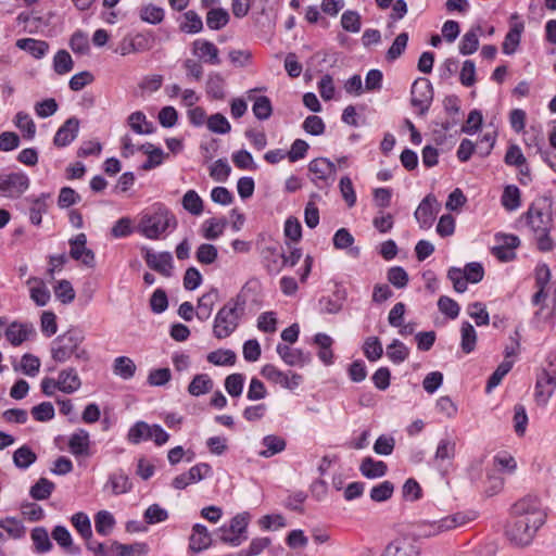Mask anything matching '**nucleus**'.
<instances>
[{
  "mask_svg": "<svg viewBox=\"0 0 556 556\" xmlns=\"http://www.w3.org/2000/svg\"><path fill=\"white\" fill-rule=\"evenodd\" d=\"M178 227L174 212L162 202L153 203L141 213L136 226V232L149 240L165 239Z\"/></svg>",
  "mask_w": 556,
  "mask_h": 556,
  "instance_id": "f257e3e1",
  "label": "nucleus"
},
{
  "mask_svg": "<svg viewBox=\"0 0 556 556\" xmlns=\"http://www.w3.org/2000/svg\"><path fill=\"white\" fill-rule=\"evenodd\" d=\"M460 348L465 354H470L476 349L477 332L469 321H463L460 328Z\"/></svg>",
  "mask_w": 556,
  "mask_h": 556,
  "instance_id": "37998d69",
  "label": "nucleus"
},
{
  "mask_svg": "<svg viewBox=\"0 0 556 556\" xmlns=\"http://www.w3.org/2000/svg\"><path fill=\"white\" fill-rule=\"evenodd\" d=\"M90 445V435L85 429H78L68 439V450L75 457H89Z\"/></svg>",
  "mask_w": 556,
  "mask_h": 556,
  "instance_id": "6ab92c4d",
  "label": "nucleus"
},
{
  "mask_svg": "<svg viewBox=\"0 0 556 556\" xmlns=\"http://www.w3.org/2000/svg\"><path fill=\"white\" fill-rule=\"evenodd\" d=\"M261 443L265 448L260 451L258 455L264 458H270L283 452L287 447V441L282 437L276 434L265 435Z\"/></svg>",
  "mask_w": 556,
  "mask_h": 556,
  "instance_id": "cd10ccee",
  "label": "nucleus"
},
{
  "mask_svg": "<svg viewBox=\"0 0 556 556\" xmlns=\"http://www.w3.org/2000/svg\"><path fill=\"white\" fill-rule=\"evenodd\" d=\"M71 522L85 541L92 538L91 521L86 513L74 514L71 517Z\"/></svg>",
  "mask_w": 556,
  "mask_h": 556,
  "instance_id": "8fccbe9b",
  "label": "nucleus"
},
{
  "mask_svg": "<svg viewBox=\"0 0 556 556\" xmlns=\"http://www.w3.org/2000/svg\"><path fill=\"white\" fill-rule=\"evenodd\" d=\"M150 425L146 421L139 420L135 422L127 433V441L134 445L140 444L142 441L150 440Z\"/></svg>",
  "mask_w": 556,
  "mask_h": 556,
  "instance_id": "79ce46f5",
  "label": "nucleus"
},
{
  "mask_svg": "<svg viewBox=\"0 0 556 556\" xmlns=\"http://www.w3.org/2000/svg\"><path fill=\"white\" fill-rule=\"evenodd\" d=\"M514 361L504 359L489 377L485 386V392L490 393L503 380V378L511 370Z\"/></svg>",
  "mask_w": 556,
  "mask_h": 556,
  "instance_id": "09e8293b",
  "label": "nucleus"
},
{
  "mask_svg": "<svg viewBox=\"0 0 556 556\" xmlns=\"http://www.w3.org/2000/svg\"><path fill=\"white\" fill-rule=\"evenodd\" d=\"M252 112L254 116L260 121L268 119L273 114V105L270 99L266 96L256 97L252 105Z\"/></svg>",
  "mask_w": 556,
  "mask_h": 556,
  "instance_id": "5fc2aeb1",
  "label": "nucleus"
},
{
  "mask_svg": "<svg viewBox=\"0 0 556 556\" xmlns=\"http://www.w3.org/2000/svg\"><path fill=\"white\" fill-rule=\"evenodd\" d=\"M495 240L498 244L492 248L491 253L498 261L510 262L517 257L515 250L520 245L518 236L511 233H496Z\"/></svg>",
  "mask_w": 556,
  "mask_h": 556,
  "instance_id": "9b49d317",
  "label": "nucleus"
},
{
  "mask_svg": "<svg viewBox=\"0 0 556 556\" xmlns=\"http://www.w3.org/2000/svg\"><path fill=\"white\" fill-rule=\"evenodd\" d=\"M165 16L164 10L161 7L152 3L147 4L140 10V18L149 24L156 25L163 22Z\"/></svg>",
  "mask_w": 556,
  "mask_h": 556,
  "instance_id": "bf43d9fd",
  "label": "nucleus"
},
{
  "mask_svg": "<svg viewBox=\"0 0 556 556\" xmlns=\"http://www.w3.org/2000/svg\"><path fill=\"white\" fill-rule=\"evenodd\" d=\"M527 226L535 233L540 231L551 230L552 228V215L544 212V206H540L539 203H531L527 212L522 214Z\"/></svg>",
  "mask_w": 556,
  "mask_h": 556,
  "instance_id": "f8f14e48",
  "label": "nucleus"
},
{
  "mask_svg": "<svg viewBox=\"0 0 556 556\" xmlns=\"http://www.w3.org/2000/svg\"><path fill=\"white\" fill-rule=\"evenodd\" d=\"M514 519L506 527L507 539L517 546L529 545L540 528H534L533 522L529 519L518 517H514Z\"/></svg>",
  "mask_w": 556,
  "mask_h": 556,
  "instance_id": "0eeeda50",
  "label": "nucleus"
},
{
  "mask_svg": "<svg viewBox=\"0 0 556 556\" xmlns=\"http://www.w3.org/2000/svg\"><path fill=\"white\" fill-rule=\"evenodd\" d=\"M115 518L108 510H100L94 515V527L98 534L109 535L115 527Z\"/></svg>",
  "mask_w": 556,
  "mask_h": 556,
  "instance_id": "a19ab883",
  "label": "nucleus"
},
{
  "mask_svg": "<svg viewBox=\"0 0 556 556\" xmlns=\"http://www.w3.org/2000/svg\"><path fill=\"white\" fill-rule=\"evenodd\" d=\"M37 460V454L30 446L24 444L13 453V463L16 468L26 470Z\"/></svg>",
  "mask_w": 556,
  "mask_h": 556,
  "instance_id": "72a5a7b5",
  "label": "nucleus"
},
{
  "mask_svg": "<svg viewBox=\"0 0 556 556\" xmlns=\"http://www.w3.org/2000/svg\"><path fill=\"white\" fill-rule=\"evenodd\" d=\"M225 80L219 73H211L208 75L206 81V93L210 98L214 100H224L225 90H224Z\"/></svg>",
  "mask_w": 556,
  "mask_h": 556,
  "instance_id": "de8ad7c7",
  "label": "nucleus"
},
{
  "mask_svg": "<svg viewBox=\"0 0 556 556\" xmlns=\"http://www.w3.org/2000/svg\"><path fill=\"white\" fill-rule=\"evenodd\" d=\"M482 124V112L478 109H473L469 112L465 124L462 126L460 131L467 135H473L481 129Z\"/></svg>",
  "mask_w": 556,
  "mask_h": 556,
  "instance_id": "680f3d73",
  "label": "nucleus"
},
{
  "mask_svg": "<svg viewBox=\"0 0 556 556\" xmlns=\"http://www.w3.org/2000/svg\"><path fill=\"white\" fill-rule=\"evenodd\" d=\"M37 332L33 324L30 323H11L5 329L4 336L7 340L13 345L18 346L24 341L36 337Z\"/></svg>",
  "mask_w": 556,
  "mask_h": 556,
  "instance_id": "dca6fc26",
  "label": "nucleus"
},
{
  "mask_svg": "<svg viewBox=\"0 0 556 556\" xmlns=\"http://www.w3.org/2000/svg\"><path fill=\"white\" fill-rule=\"evenodd\" d=\"M84 341V331L77 327H71L51 342L52 359L56 363H65L72 356H75L77 361L89 362V352L85 348H80Z\"/></svg>",
  "mask_w": 556,
  "mask_h": 556,
  "instance_id": "f03ea898",
  "label": "nucleus"
},
{
  "mask_svg": "<svg viewBox=\"0 0 556 556\" xmlns=\"http://www.w3.org/2000/svg\"><path fill=\"white\" fill-rule=\"evenodd\" d=\"M520 197L521 193L519 188L515 185H508L503 190L501 203L506 211L513 212L521 205Z\"/></svg>",
  "mask_w": 556,
  "mask_h": 556,
  "instance_id": "4c0bfd02",
  "label": "nucleus"
},
{
  "mask_svg": "<svg viewBox=\"0 0 556 556\" xmlns=\"http://www.w3.org/2000/svg\"><path fill=\"white\" fill-rule=\"evenodd\" d=\"M15 125L23 132L24 138L33 139L35 137L36 125L27 113L18 112L15 115Z\"/></svg>",
  "mask_w": 556,
  "mask_h": 556,
  "instance_id": "0e129e2a",
  "label": "nucleus"
},
{
  "mask_svg": "<svg viewBox=\"0 0 556 556\" xmlns=\"http://www.w3.org/2000/svg\"><path fill=\"white\" fill-rule=\"evenodd\" d=\"M34 552L37 554L48 553L52 549L53 544L49 538V533L45 527H36L30 532Z\"/></svg>",
  "mask_w": 556,
  "mask_h": 556,
  "instance_id": "2f4dec72",
  "label": "nucleus"
},
{
  "mask_svg": "<svg viewBox=\"0 0 556 556\" xmlns=\"http://www.w3.org/2000/svg\"><path fill=\"white\" fill-rule=\"evenodd\" d=\"M408 39H409L408 33L403 31V33L399 34L395 37L391 47L388 49V51L386 53V60L388 62H393V61L397 60L404 53V51L407 47Z\"/></svg>",
  "mask_w": 556,
  "mask_h": 556,
  "instance_id": "603ef678",
  "label": "nucleus"
},
{
  "mask_svg": "<svg viewBox=\"0 0 556 556\" xmlns=\"http://www.w3.org/2000/svg\"><path fill=\"white\" fill-rule=\"evenodd\" d=\"M469 519L462 513H457L451 516H446L438 521L430 522L432 529L429 534H438L443 531L455 529L459 526L465 525Z\"/></svg>",
  "mask_w": 556,
  "mask_h": 556,
  "instance_id": "a878e982",
  "label": "nucleus"
},
{
  "mask_svg": "<svg viewBox=\"0 0 556 556\" xmlns=\"http://www.w3.org/2000/svg\"><path fill=\"white\" fill-rule=\"evenodd\" d=\"M218 257V250L211 243H202L198 247L195 258L200 264L211 265Z\"/></svg>",
  "mask_w": 556,
  "mask_h": 556,
  "instance_id": "052dcab7",
  "label": "nucleus"
},
{
  "mask_svg": "<svg viewBox=\"0 0 556 556\" xmlns=\"http://www.w3.org/2000/svg\"><path fill=\"white\" fill-rule=\"evenodd\" d=\"M250 514L244 511L237 514L229 521V526L224 525L218 529L219 540L230 546L237 547L248 540V526Z\"/></svg>",
  "mask_w": 556,
  "mask_h": 556,
  "instance_id": "7ed1b4c3",
  "label": "nucleus"
},
{
  "mask_svg": "<svg viewBox=\"0 0 556 556\" xmlns=\"http://www.w3.org/2000/svg\"><path fill=\"white\" fill-rule=\"evenodd\" d=\"M51 536L67 554L73 556L81 554V548L74 544L72 534L66 527L61 525L55 526L52 529Z\"/></svg>",
  "mask_w": 556,
  "mask_h": 556,
  "instance_id": "4be33fe9",
  "label": "nucleus"
},
{
  "mask_svg": "<svg viewBox=\"0 0 556 556\" xmlns=\"http://www.w3.org/2000/svg\"><path fill=\"white\" fill-rule=\"evenodd\" d=\"M308 170L314 175L312 181L318 186V181H323L326 185L329 184V180H333L337 174V167L334 163H332L327 157H317L309 162Z\"/></svg>",
  "mask_w": 556,
  "mask_h": 556,
  "instance_id": "4468645a",
  "label": "nucleus"
},
{
  "mask_svg": "<svg viewBox=\"0 0 556 556\" xmlns=\"http://www.w3.org/2000/svg\"><path fill=\"white\" fill-rule=\"evenodd\" d=\"M74 67V62L68 51L59 50L53 58V70L58 75H64L71 72Z\"/></svg>",
  "mask_w": 556,
  "mask_h": 556,
  "instance_id": "864d4df0",
  "label": "nucleus"
},
{
  "mask_svg": "<svg viewBox=\"0 0 556 556\" xmlns=\"http://www.w3.org/2000/svg\"><path fill=\"white\" fill-rule=\"evenodd\" d=\"M108 484L114 495L125 494L131 491L132 483L123 469H118L109 476Z\"/></svg>",
  "mask_w": 556,
  "mask_h": 556,
  "instance_id": "c756f323",
  "label": "nucleus"
},
{
  "mask_svg": "<svg viewBox=\"0 0 556 556\" xmlns=\"http://www.w3.org/2000/svg\"><path fill=\"white\" fill-rule=\"evenodd\" d=\"M276 351L281 359L289 366L303 367L312 361L309 352H304L301 349H291L289 345L282 343L277 344Z\"/></svg>",
  "mask_w": 556,
  "mask_h": 556,
  "instance_id": "a211bd4d",
  "label": "nucleus"
},
{
  "mask_svg": "<svg viewBox=\"0 0 556 556\" xmlns=\"http://www.w3.org/2000/svg\"><path fill=\"white\" fill-rule=\"evenodd\" d=\"M207 361L216 366H232L236 364L237 355L232 350L219 349L208 353Z\"/></svg>",
  "mask_w": 556,
  "mask_h": 556,
  "instance_id": "6e6d98bb",
  "label": "nucleus"
},
{
  "mask_svg": "<svg viewBox=\"0 0 556 556\" xmlns=\"http://www.w3.org/2000/svg\"><path fill=\"white\" fill-rule=\"evenodd\" d=\"M263 531H275L287 526L286 518L281 514H269L257 521Z\"/></svg>",
  "mask_w": 556,
  "mask_h": 556,
  "instance_id": "e2e57ef3",
  "label": "nucleus"
},
{
  "mask_svg": "<svg viewBox=\"0 0 556 556\" xmlns=\"http://www.w3.org/2000/svg\"><path fill=\"white\" fill-rule=\"evenodd\" d=\"M546 364L536 376L534 396L538 402H546L556 389V355L549 354Z\"/></svg>",
  "mask_w": 556,
  "mask_h": 556,
  "instance_id": "39448f33",
  "label": "nucleus"
},
{
  "mask_svg": "<svg viewBox=\"0 0 556 556\" xmlns=\"http://www.w3.org/2000/svg\"><path fill=\"white\" fill-rule=\"evenodd\" d=\"M513 517L526 518L533 522L534 528H541L546 521V513L542 510L538 496L527 495L517 501L510 509Z\"/></svg>",
  "mask_w": 556,
  "mask_h": 556,
  "instance_id": "20e7f679",
  "label": "nucleus"
},
{
  "mask_svg": "<svg viewBox=\"0 0 556 556\" xmlns=\"http://www.w3.org/2000/svg\"><path fill=\"white\" fill-rule=\"evenodd\" d=\"M394 492V484L389 481H382L381 483L374 485L370 490V498L376 503H382L390 500Z\"/></svg>",
  "mask_w": 556,
  "mask_h": 556,
  "instance_id": "13d9d810",
  "label": "nucleus"
},
{
  "mask_svg": "<svg viewBox=\"0 0 556 556\" xmlns=\"http://www.w3.org/2000/svg\"><path fill=\"white\" fill-rule=\"evenodd\" d=\"M212 539L207 528L202 523H195L192 527V534L189 538V548L192 552L200 553L211 545Z\"/></svg>",
  "mask_w": 556,
  "mask_h": 556,
  "instance_id": "393cba45",
  "label": "nucleus"
},
{
  "mask_svg": "<svg viewBox=\"0 0 556 556\" xmlns=\"http://www.w3.org/2000/svg\"><path fill=\"white\" fill-rule=\"evenodd\" d=\"M481 30L480 26L471 28L463 37L458 45L459 53L463 55H470L475 53L479 48V36L478 33Z\"/></svg>",
  "mask_w": 556,
  "mask_h": 556,
  "instance_id": "f704fd0d",
  "label": "nucleus"
},
{
  "mask_svg": "<svg viewBox=\"0 0 556 556\" xmlns=\"http://www.w3.org/2000/svg\"><path fill=\"white\" fill-rule=\"evenodd\" d=\"M181 205L184 210H186L188 213L194 216H199L203 213L204 204L201 197L198 194L195 190H188L182 199H181Z\"/></svg>",
  "mask_w": 556,
  "mask_h": 556,
  "instance_id": "58836bf2",
  "label": "nucleus"
},
{
  "mask_svg": "<svg viewBox=\"0 0 556 556\" xmlns=\"http://www.w3.org/2000/svg\"><path fill=\"white\" fill-rule=\"evenodd\" d=\"M229 20L228 11L223 8H212L206 13V25L212 30L224 28L229 23Z\"/></svg>",
  "mask_w": 556,
  "mask_h": 556,
  "instance_id": "c9c22d12",
  "label": "nucleus"
},
{
  "mask_svg": "<svg viewBox=\"0 0 556 556\" xmlns=\"http://www.w3.org/2000/svg\"><path fill=\"white\" fill-rule=\"evenodd\" d=\"M54 294L63 304H70L75 300V290L68 280H60L54 286Z\"/></svg>",
  "mask_w": 556,
  "mask_h": 556,
  "instance_id": "774afa93",
  "label": "nucleus"
},
{
  "mask_svg": "<svg viewBox=\"0 0 556 556\" xmlns=\"http://www.w3.org/2000/svg\"><path fill=\"white\" fill-rule=\"evenodd\" d=\"M387 356L393 364H401L409 356L408 348L399 339H394L387 346Z\"/></svg>",
  "mask_w": 556,
  "mask_h": 556,
  "instance_id": "3c124183",
  "label": "nucleus"
},
{
  "mask_svg": "<svg viewBox=\"0 0 556 556\" xmlns=\"http://www.w3.org/2000/svg\"><path fill=\"white\" fill-rule=\"evenodd\" d=\"M16 47L28 52L35 59L43 58L49 51V43L34 38H22L16 41Z\"/></svg>",
  "mask_w": 556,
  "mask_h": 556,
  "instance_id": "c85d7f7f",
  "label": "nucleus"
},
{
  "mask_svg": "<svg viewBox=\"0 0 556 556\" xmlns=\"http://www.w3.org/2000/svg\"><path fill=\"white\" fill-rule=\"evenodd\" d=\"M0 528H2L13 539H21L25 534V527L22 521L14 517H5L1 519Z\"/></svg>",
  "mask_w": 556,
  "mask_h": 556,
  "instance_id": "69168bd1",
  "label": "nucleus"
},
{
  "mask_svg": "<svg viewBox=\"0 0 556 556\" xmlns=\"http://www.w3.org/2000/svg\"><path fill=\"white\" fill-rule=\"evenodd\" d=\"M142 257L150 269L159 273L163 277H172L174 261L170 252L165 251L156 254L152 250L143 248Z\"/></svg>",
  "mask_w": 556,
  "mask_h": 556,
  "instance_id": "9d476101",
  "label": "nucleus"
},
{
  "mask_svg": "<svg viewBox=\"0 0 556 556\" xmlns=\"http://www.w3.org/2000/svg\"><path fill=\"white\" fill-rule=\"evenodd\" d=\"M55 489L54 482L47 478H39L38 481L30 486L29 495L36 501L48 500Z\"/></svg>",
  "mask_w": 556,
  "mask_h": 556,
  "instance_id": "ea45409f",
  "label": "nucleus"
},
{
  "mask_svg": "<svg viewBox=\"0 0 556 556\" xmlns=\"http://www.w3.org/2000/svg\"><path fill=\"white\" fill-rule=\"evenodd\" d=\"M219 298V291L217 288L212 287L208 292L202 294L198 300V309L195 316L199 320L205 321L211 317L214 305Z\"/></svg>",
  "mask_w": 556,
  "mask_h": 556,
  "instance_id": "5701e85b",
  "label": "nucleus"
},
{
  "mask_svg": "<svg viewBox=\"0 0 556 556\" xmlns=\"http://www.w3.org/2000/svg\"><path fill=\"white\" fill-rule=\"evenodd\" d=\"M388 281L397 289H403L407 286L409 277L407 271L402 266H393L387 271Z\"/></svg>",
  "mask_w": 556,
  "mask_h": 556,
  "instance_id": "338daca9",
  "label": "nucleus"
},
{
  "mask_svg": "<svg viewBox=\"0 0 556 556\" xmlns=\"http://www.w3.org/2000/svg\"><path fill=\"white\" fill-rule=\"evenodd\" d=\"M420 548L408 539H396L390 542L383 549L381 556H417Z\"/></svg>",
  "mask_w": 556,
  "mask_h": 556,
  "instance_id": "aec40b11",
  "label": "nucleus"
},
{
  "mask_svg": "<svg viewBox=\"0 0 556 556\" xmlns=\"http://www.w3.org/2000/svg\"><path fill=\"white\" fill-rule=\"evenodd\" d=\"M241 318L242 316L235 313L230 307L226 305L220 307L214 319V337L217 339L229 337L238 328Z\"/></svg>",
  "mask_w": 556,
  "mask_h": 556,
  "instance_id": "6e6552de",
  "label": "nucleus"
},
{
  "mask_svg": "<svg viewBox=\"0 0 556 556\" xmlns=\"http://www.w3.org/2000/svg\"><path fill=\"white\" fill-rule=\"evenodd\" d=\"M433 87L428 78H417L410 88V103L419 109V115H425L433 100Z\"/></svg>",
  "mask_w": 556,
  "mask_h": 556,
  "instance_id": "1a4fd4ad",
  "label": "nucleus"
},
{
  "mask_svg": "<svg viewBox=\"0 0 556 556\" xmlns=\"http://www.w3.org/2000/svg\"><path fill=\"white\" fill-rule=\"evenodd\" d=\"M79 119L76 116L67 118L56 130L53 144L58 148L70 146L78 136Z\"/></svg>",
  "mask_w": 556,
  "mask_h": 556,
  "instance_id": "f3484780",
  "label": "nucleus"
},
{
  "mask_svg": "<svg viewBox=\"0 0 556 556\" xmlns=\"http://www.w3.org/2000/svg\"><path fill=\"white\" fill-rule=\"evenodd\" d=\"M212 389L213 380L206 374L195 375L188 386V392L193 396L206 394Z\"/></svg>",
  "mask_w": 556,
  "mask_h": 556,
  "instance_id": "c03bdc74",
  "label": "nucleus"
},
{
  "mask_svg": "<svg viewBox=\"0 0 556 556\" xmlns=\"http://www.w3.org/2000/svg\"><path fill=\"white\" fill-rule=\"evenodd\" d=\"M37 282L38 286L30 288V299L38 306H46L50 301L51 294L43 280L37 277H30L27 280V285L31 282Z\"/></svg>",
  "mask_w": 556,
  "mask_h": 556,
  "instance_id": "e433bc0d",
  "label": "nucleus"
},
{
  "mask_svg": "<svg viewBox=\"0 0 556 556\" xmlns=\"http://www.w3.org/2000/svg\"><path fill=\"white\" fill-rule=\"evenodd\" d=\"M434 206H439V204L435 197L431 193L426 195L419 203L414 215L421 229H429L432 226L438 212V208L435 210Z\"/></svg>",
  "mask_w": 556,
  "mask_h": 556,
  "instance_id": "2eb2a0df",
  "label": "nucleus"
},
{
  "mask_svg": "<svg viewBox=\"0 0 556 556\" xmlns=\"http://www.w3.org/2000/svg\"><path fill=\"white\" fill-rule=\"evenodd\" d=\"M113 551L114 556H146L149 552V546L143 542L123 544L118 541H113Z\"/></svg>",
  "mask_w": 556,
  "mask_h": 556,
  "instance_id": "7c9ffc66",
  "label": "nucleus"
},
{
  "mask_svg": "<svg viewBox=\"0 0 556 556\" xmlns=\"http://www.w3.org/2000/svg\"><path fill=\"white\" fill-rule=\"evenodd\" d=\"M193 53L211 65H219L222 62L218 48L208 40L197 39L193 42Z\"/></svg>",
  "mask_w": 556,
  "mask_h": 556,
  "instance_id": "412c9836",
  "label": "nucleus"
},
{
  "mask_svg": "<svg viewBox=\"0 0 556 556\" xmlns=\"http://www.w3.org/2000/svg\"><path fill=\"white\" fill-rule=\"evenodd\" d=\"M523 31V24H515L509 31L506 34L504 42L502 45L503 53L513 54L520 43L521 33Z\"/></svg>",
  "mask_w": 556,
  "mask_h": 556,
  "instance_id": "a18cd8bd",
  "label": "nucleus"
},
{
  "mask_svg": "<svg viewBox=\"0 0 556 556\" xmlns=\"http://www.w3.org/2000/svg\"><path fill=\"white\" fill-rule=\"evenodd\" d=\"M227 224L228 222L225 217L206 219L201 227L202 237L206 240H216L224 233Z\"/></svg>",
  "mask_w": 556,
  "mask_h": 556,
  "instance_id": "473e14b6",
  "label": "nucleus"
},
{
  "mask_svg": "<svg viewBox=\"0 0 556 556\" xmlns=\"http://www.w3.org/2000/svg\"><path fill=\"white\" fill-rule=\"evenodd\" d=\"M363 353L369 362L378 361L383 354V348L379 338H366L363 344Z\"/></svg>",
  "mask_w": 556,
  "mask_h": 556,
  "instance_id": "4d7b16f0",
  "label": "nucleus"
},
{
  "mask_svg": "<svg viewBox=\"0 0 556 556\" xmlns=\"http://www.w3.org/2000/svg\"><path fill=\"white\" fill-rule=\"evenodd\" d=\"M361 473L367 479L381 478L388 472V465L382 460H376L370 456L363 458L359 466Z\"/></svg>",
  "mask_w": 556,
  "mask_h": 556,
  "instance_id": "bb28decb",
  "label": "nucleus"
},
{
  "mask_svg": "<svg viewBox=\"0 0 556 556\" xmlns=\"http://www.w3.org/2000/svg\"><path fill=\"white\" fill-rule=\"evenodd\" d=\"M134 361L127 356H118L114 359L113 371L124 380L131 379L136 374Z\"/></svg>",
  "mask_w": 556,
  "mask_h": 556,
  "instance_id": "49530a36",
  "label": "nucleus"
},
{
  "mask_svg": "<svg viewBox=\"0 0 556 556\" xmlns=\"http://www.w3.org/2000/svg\"><path fill=\"white\" fill-rule=\"evenodd\" d=\"M70 256L75 261H80L85 266L93 268L96 266V254L87 248V236L84 232L76 235L68 240Z\"/></svg>",
  "mask_w": 556,
  "mask_h": 556,
  "instance_id": "ddd939ff",
  "label": "nucleus"
},
{
  "mask_svg": "<svg viewBox=\"0 0 556 556\" xmlns=\"http://www.w3.org/2000/svg\"><path fill=\"white\" fill-rule=\"evenodd\" d=\"M30 185L28 176L23 172L4 173L0 170V194L10 198H20Z\"/></svg>",
  "mask_w": 556,
  "mask_h": 556,
  "instance_id": "423d86ee",
  "label": "nucleus"
},
{
  "mask_svg": "<svg viewBox=\"0 0 556 556\" xmlns=\"http://www.w3.org/2000/svg\"><path fill=\"white\" fill-rule=\"evenodd\" d=\"M58 381L61 386L60 391L65 394H73L81 387V379L76 368L66 367L59 372Z\"/></svg>",
  "mask_w": 556,
  "mask_h": 556,
  "instance_id": "b1692460",
  "label": "nucleus"
}]
</instances>
